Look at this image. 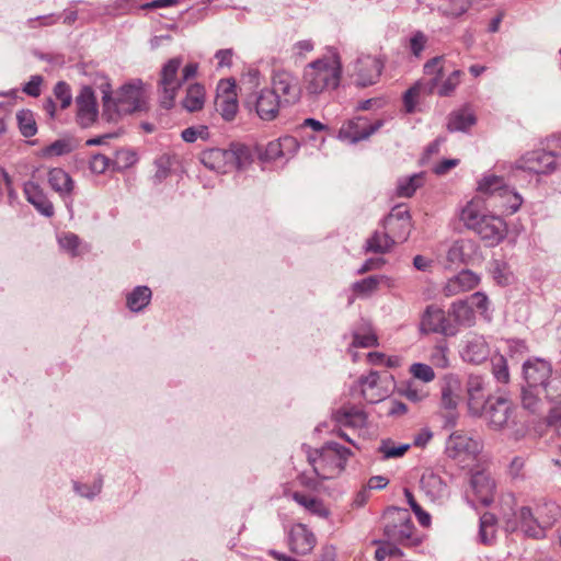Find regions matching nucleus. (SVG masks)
Returning <instances> with one entry per match:
<instances>
[{"mask_svg": "<svg viewBox=\"0 0 561 561\" xmlns=\"http://www.w3.org/2000/svg\"><path fill=\"white\" fill-rule=\"evenodd\" d=\"M493 278L497 284L505 286L510 284L511 274L508 272L507 265L504 262L494 261L492 267Z\"/></svg>", "mask_w": 561, "mask_h": 561, "instance_id": "nucleus-60", "label": "nucleus"}, {"mask_svg": "<svg viewBox=\"0 0 561 561\" xmlns=\"http://www.w3.org/2000/svg\"><path fill=\"white\" fill-rule=\"evenodd\" d=\"M48 183L50 187L62 197L70 195L73 191L71 176L60 168L49 170Z\"/></svg>", "mask_w": 561, "mask_h": 561, "instance_id": "nucleus-27", "label": "nucleus"}, {"mask_svg": "<svg viewBox=\"0 0 561 561\" xmlns=\"http://www.w3.org/2000/svg\"><path fill=\"white\" fill-rule=\"evenodd\" d=\"M448 314L454 318V324L470 328L476 323V314L468 300H457L450 305Z\"/></svg>", "mask_w": 561, "mask_h": 561, "instance_id": "nucleus-26", "label": "nucleus"}, {"mask_svg": "<svg viewBox=\"0 0 561 561\" xmlns=\"http://www.w3.org/2000/svg\"><path fill=\"white\" fill-rule=\"evenodd\" d=\"M272 91H275L284 106L294 105L301 98L298 77L289 70L278 69L272 76Z\"/></svg>", "mask_w": 561, "mask_h": 561, "instance_id": "nucleus-11", "label": "nucleus"}, {"mask_svg": "<svg viewBox=\"0 0 561 561\" xmlns=\"http://www.w3.org/2000/svg\"><path fill=\"white\" fill-rule=\"evenodd\" d=\"M508 185L505 184L502 176L494 174L484 175L478 183V191L483 194H488L499 198L501 193H505V188Z\"/></svg>", "mask_w": 561, "mask_h": 561, "instance_id": "nucleus-33", "label": "nucleus"}, {"mask_svg": "<svg viewBox=\"0 0 561 561\" xmlns=\"http://www.w3.org/2000/svg\"><path fill=\"white\" fill-rule=\"evenodd\" d=\"M137 162V156L129 150H121L117 152V160L114 162L117 170L127 169Z\"/></svg>", "mask_w": 561, "mask_h": 561, "instance_id": "nucleus-64", "label": "nucleus"}, {"mask_svg": "<svg viewBox=\"0 0 561 561\" xmlns=\"http://www.w3.org/2000/svg\"><path fill=\"white\" fill-rule=\"evenodd\" d=\"M463 291L473 289L479 284V276L469 270H463L455 275Z\"/></svg>", "mask_w": 561, "mask_h": 561, "instance_id": "nucleus-56", "label": "nucleus"}, {"mask_svg": "<svg viewBox=\"0 0 561 561\" xmlns=\"http://www.w3.org/2000/svg\"><path fill=\"white\" fill-rule=\"evenodd\" d=\"M181 65V57L171 58L163 65L160 72V104L167 110L173 107L176 92L183 84L182 79L178 77Z\"/></svg>", "mask_w": 561, "mask_h": 561, "instance_id": "nucleus-9", "label": "nucleus"}, {"mask_svg": "<svg viewBox=\"0 0 561 561\" xmlns=\"http://www.w3.org/2000/svg\"><path fill=\"white\" fill-rule=\"evenodd\" d=\"M389 519L383 534L388 540L403 546H416L420 539L414 536L415 527L407 510L392 507L387 511Z\"/></svg>", "mask_w": 561, "mask_h": 561, "instance_id": "nucleus-7", "label": "nucleus"}, {"mask_svg": "<svg viewBox=\"0 0 561 561\" xmlns=\"http://www.w3.org/2000/svg\"><path fill=\"white\" fill-rule=\"evenodd\" d=\"M383 124V119H377L374 123H368L367 118L358 116L342 125L339 131V137L350 144H356L377 133Z\"/></svg>", "mask_w": 561, "mask_h": 561, "instance_id": "nucleus-17", "label": "nucleus"}, {"mask_svg": "<svg viewBox=\"0 0 561 561\" xmlns=\"http://www.w3.org/2000/svg\"><path fill=\"white\" fill-rule=\"evenodd\" d=\"M297 147L298 145L295 138L283 137L268 142L263 157L266 160H276L278 158L286 157L288 152L296 150Z\"/></svg>", "mask_w": 561, "mask_h": 561, "instance_id": "nucleus-28", "label": "nucleus"}, {"mask_svg": "<svg viewBox=\"0 0 561 561\" xmlns=\"http://www.w3.org/2000/svg\"><path fill=\"white\" fill-rule=\"evenodd\" d=\"M477 122L473 113L468 108L451 112L448 116L447 129L454 131H467Z\"/></svg>", "mask_w": 561, "mask_h": 561, "instance_id": "nucleus-30", "label": "nucleus"}, {"mask_svg": "<svg viewBox=\"0 0 561 561\" xmlns=\"http://www.w3.org/2000/svg\"><path fill=\"white\" fill-rule=\"evenodd\" d=\"M481 448L482 446L478 439L468 436L461 431L451 433L446 442L447 456L461 461L476 457Z\"/></svg>", "mask_w": 561, "mask_h": 561, "instance_id": "nucleus-16", "label": "nucleus"}, {"mask_svg": "<svg viewBox=\"0 0 561 561\" xmlns=\"http://www.w3.org/2000/svg\"><path fill=\"white\" fill-rule=\"evenodd\" d=\"M491 373L496 382L506 385L510 381V368L507 359L503 355L491 357Z\"/></svg>", "mask_w": 561, "mask_h": 561, "instance_id": "nucleus-41", "label": "nucleus"}, {"mask_svg": "<svg viewBox=\"0 0 561 561\" xmlns=\"http://www.w3.org/2000/svg\"><path fill=\"white\" fill-rule=\"evenodd\" d=\"M376 543H379L378 549L375 552V559L377 561H383L386 557H401L403 553L401 549H399L391 540H385V541H375Z\"/></svg>", "mask_w": 561, "mask_h": 561, "instance_id": "nucleus-49", "label": "nucleus"}, {"mask_svg": "<svg viewBox=\"0 0 561 561\" xmlns=\"http://www.w3.org/2000/svg\"><path fill=\"white\" fill-rule=\"evenodd\" d=\"M424 184V172L414 173L410 176L400 178L397 183L396 193L399 197H412L417 188Z\"/></svg>", "mask_w": 561, "mask_h": 561, "instance_id": "nucleus-31", "label": "nucleus"}, {"mask_svg": "<svg viewBox=\"0 0 561 561\" xmlns=\"http://www.w3.org/2000/svg\"><path fill=\"white\" fill-rule=\"evenodd\" d=\"M181 137L185 142H194L198 138L206 140L209 137L208 127L205 125L187 127L181 133Z\"/></svg>", "mask_w": 561, "mask_h": 561, "instance_id": "nucleus-51", "label": "nucleus"}, {"mask_svg": "<svg viewBox=\"0 0 561 561\" xmlns=\"http://www.w3.org/2000/svg\"><path fill=\"white\" fill-rule=\"evenodd\" d=\"M351 450L337 443L329 442L320 449L309 450L307 458L313 472L321 480L332 479L344 470Z\"/></svg>", "mask_w": 561, "mask_h": 561, "instance_id": "nucleus-6", "label": "nucleus"}, {"mask_svg": "<svg viewBox=\"0 0 561 561\" xmlns=\"http://www.w3.org/2000/svg\"><path fill=\"white\" fill-rule=\"evenodd\" d=\"M55 98L60 101V107L67 108L72 102L71 89L65 81H59L54 88Z\"/></svg>", "mask_w": 561, "mask_h": 561, "instance_id": "nucleus-55", "label": "nucleus"}, {"mask_svg": "<svg viewBox=\"0 0 561 561\" xmlns=\"http://www.w3.org/2000/svg\"><path fill=\"white\" fill-rule=\"evenodd\" d=\"M399 392L412 402H421L427 397V392L423 389H417L413 382L401 386Z\"/></svg>", "mask_w": 561, "mask_h": 561, "instance_id": "nucleus-58", "label": "nucleus"}, {"mask_svg": "<svg viewBox=\"0 0 561 561\" xmlns=\"http://www.w3.org/2000/svg\"><path fill=\"white\" fill-rule=\"evenodd\" d=\"M411 229H412V222H402L401 224V221H398L397 224H394L393 229H386V230L391 234L394 242H404L409 238V236L411 233Z\"/></svg>", "mask_w": 561, "mask_h": 561, "instance_id": "nucleus-62", "label": "nucleus"}, {"mask_svg": "<svg viewBox=\"0 0 561 561\" xmlns=\"http://www.w3.org/2000/svg\"><path fill=\"white\" fill-rule=\"evenodd\" d=\"M522 204L523 197L510 186L505 188V193H501L499 196V206L508 215L515 214Z\"/></svg>", "mask_w": 561, "mask_h": 561, "instance_id": "nucleus-39", "label": "nucleus"}, {"mask_svg": "<svg viewBox=\"0 0 561 561\" xmlns=\"http://www.w3.org/2000/svg\"><path fill=\"white\" fill-rule=\"evenodd\" d=\"M420 330L424 333H439L455 336L458 328L445 314V311L434 305L427 306L421 319Z\"/></svg>", "mask_w": 561, "mask_h": 561, "instance_id": "nucleus-15", "label": "nucleus"}, {"mask_svg": "<svg viewBox=\"0 0 561 561\" xmlns=\"http://www.w3.org/2000/svg\"><path fill=\"white\" fill-rule=\"evenodd\" d=\"M462 388L460 379L455 375L444 378L440 390V405L445 410H456Z\"/></svg>", "mask_w": 561, "mask_h": 561, "instance_id": "nucleus-25", "label": "nucleus"}, {"mask_svg": "<svg viewBox=\"0 0 561 561\" xmlns=\"http://www.w3.org/2000/svg\"><path fill=\"white\" fill-rule=\"evenodd\" d=\"M24 194L30 204H32L38 213L45 217L54 215V206L47 198L41 186L32 181L24 184Z\"/></svg>", "mask_w": 561, "mask_h": 561, "instance_id": "nucleus-24", "label": "nucleus"}, {"mask_svg": "<svg viewBox=\"0 0 561 561\" xmlns=\"http://www.w3.org/2000/svg\"><path fill=\"white\" fill-rule=\"evenodd\" d=\"M552 376L551 364L542 358H529L523 364L522 404L525 409L537 412L543 401H552L553 396L549 391Z\"/></svg>", "mask_w": 561, "mask_h": 561, "instance_id": "nucleus-1", "label": "nucleus"}, {"mask_svg": "<svg viewBox=\"0 0 561 561\" xmlns=\"http://www.w3.org/2000/svg\"><path fill=\"white\" fill-rule=\"evenodd\" d=\"M77 145L71 138H60L51 142L50 145L44 147L41 150V157L43 158H53V157H61L72 152L76 149Z\"/></svg>", "mask_w": 561, "mask_h": 561, "instance_id": "nucleus-36", "label": "nucleus"}, {"mask_svg": "<svg viewBox=\"0 0 561 561\" xmlns=\"http://www.w3.org/2000/svg\"><path fill=\"white\" fill-rule=\"evenodd\" d=\"M58 243L60 248L68 251L72 256L77 255V250L80 243L79 237L72 232H66L58 236Z\"/></svg>", "mask_w": 561, "mask_h": 561, "instance_id": "nucleus-57", "label": "nucleus"}, {"mask_svg": "<svg viewBox=\"0 0 561 561\" xmlns=\"http://www.w3.org/2000/svg\"><path fill=\"white\" fill-rule=\"evenodd\" d=\"M445 57L444 56H436L427 60L423 67L424 73L427 76L434 75V78L431 79L427 83H424V85H427V93H433L434 89L437 87L438 82L442 79L443 72H444V64Z\"/></svg>", "mask_w": 561, "mask_h": 561, "instance_id": "nucleus-32", "label": "nucleus"}, {"mask_svg": "<svg viewBox=\"0 0 561 561\" xmlns=\"http://www.w3.org/2000/svg\"><path fill=\"white\" fill-rule=\"evenodd\" d=\"M468 410L471 415L478 416L482 414L483 404L485 403L484 381L478 375H470L467 380Z\"/></svg>", "mask_w": 561, "mask_h": 561, "instance_id": "nucleus-23", "label": "nucleus"}, {"mask_svg": "<svg viewBox=\"0 0 561 561\" xmlns=\"http://www.w3.org/2000/svg\"><path fill=\"white\" fill-rule=\"evenodd\" d=\"M334 420L339 424L356 427L365 422V414L357 409H343L334 413Z\"/></svg>", "mask_w": 561, "mask_h": 561, "instance_id": "nucleus-40", "label": "nucleus"}, {"mask_svg": "<svg viewBox=\"0 0 561 561\" xmlns=\"http://www.w3.org/2000/svg\"><path fill=\"white\" fill-rule=\"evenodd\" d=\"M466 300L469 301V305L472 307V309L476 308L482 316L486 317L490 301L484 293L477 291Z\"/></svg>", "mask_w": 561, "mask_h": 561, "instance_id": "nucleus-59", "label": "nucleus"}, {"mask_svg": "<svg viewBox=\"0 0 561 561\" xmlns=\"http://www.w3.org/2000/svg\"><path fill=\"white\" fill-rule=\"evenodd\" d=\"M460 356L466 363L479 365L490 356V346L483 335L470 333L463 341Z\"/></svg>", "mask_w": 561, "mask_h": 561, "instance_id": "nucleus-19", "label": "nucleus"}, {"mask_svg": "<svg viewBox=\"0 0 561 561\" xmlns=\"http://www.w3.org/2000/svg\"><path fill=\"white\" fill-rule=\"evenodd\" d=\"M398 221H401V224L411 222V216L409 210L401 205L394 206L391 209L389 215L383 219V227L385 229H393L394 224H397Z\"/></svg>", "mask_w": 561, "mask_h": 561, "instance_id": "nucleus-46", "label": "nucleus"}, {"mask_svg": "<svg viewBox=\"0 0 561 561\" xmlns=\"http://www.w3.org/2000/svg\"><path fill=\"white\" fill-rule=\"evenodd\" d=\"M480 416L484 417L491 428L499 431L514 422V408L512 402L505 398H489L483 404Z\"/></svg>", "mask_w": 561, "mask_h": 561, "instance_id": "nucleus-12", "label": "nucleus"}, {"mask_svg": "<svg viewBox=\"0 0 561 561\" xmlns=\"http://www.w3.org/2000/svg\"><path fill=\"white\" fill-rule=\"evenodd\" d=\"M462 72L454 70L438 87L437 94L439 96H450L460 83Z\"/></svg>", "mask_w": 561, "mask_h": 561, "instance_id": "nucleus-48", "label": "nucleus"}, {"mask_svg": "<svg viewBox=\"0 0 561 561\" xmlns=\"http://www.w3.org/2000/svg\"><path fill=\"white\" fill-rule=\"evenodd\" d=\"M448 347L446 344L435 345L431 352L430 359L432 364L439 368H446L449 365Z\"/></svg>", "mask_w": 561, "mask_h": 561, "instance_id": "nucleus-53", "label": "nucleus"}, {"mask_svg": "<svg viewBox=\"0 0 561 561\" xmlns=\"http://www.w3.org/2000/svg\"><path fill=\"white\" fill-rule=\"evenodd\" d=\"M559 165L558 156L553 151L543 149L526 152L512 167V172L517 171L529 172L534 174H549Z\"/></svg>", "mask_w": 561, "mask_h": 561, "instance_id": "nucleus-10", "label": "nucleus"}, {"mask_svg": "<svg viewBox=\"0 0 561 561\" xmlns=\"http://www.w3.org/2000/svg\"><path fill=\"white\" fill-rule=\"evenodd\" d=\"M460 220L490 247L499 244L506 236L505 221L500 216L485 211L479 201L467 203L460 211Z\"/></svg>", "mask_w": 561, "mask_h": 561, "instance_id": "nucleus-3", "label": "nucleus"}, {"mask_svg": "<svg viewBox=\"0 0 561 561\" xmlns=\"http://www.w3.org/2000/svg\"><path fill=\"white\" fill-rule=\"evenodd\" d=\"M412 376L423 382H430L434 380L435 373L430 365L423 363H414L410 367Z\"/></svg>", "mask_w": 561, "mask_h": 561, "instance_id": "nucleus-54", "label": "nucleus"}, {"mask_svg": "<svg viewBox=\"0 0 561 561\" xmlns=\"http://www.w3.org/2000/svg\"><path fill=\"white\" fill-rule=\"evenodd\" d=\"M103 117L107 122H117L123 115L133 114L146 110V100L144 83L141 80H133L122 85L112 96V87L110 82L101 84Z\"/></svg>", "mask_w": 561, "mask_h": 561, "instance_id": "nucleus-2", "label": "nucleus"}, {"mask_svg": "<svg viewBox=\"0 0 561 561\" xmlns=\"http://www.w3.org/2000/svg\"><path fill=\"white\" fill-rule=\"evenodd\" d=\"M245 105L249 110L254 108L257 116L263 121L275 119L279 108L284 106L279 95L267 88L249 94L245 99Z\"/></svg>", "mask_w": 561, "mask_h": 561, "instance_id": "nucleus-13", "label": "nucleus"}, {"mask_svg": "<svg viewBox=\"0 0 561 561\" xmlns=\"http://www.w3.org/2000/svg\"><path fill=\"white\" fill-rule=\"evenodd\" d=\"M410 444L396 445L393 440L385 439L381 442L378 451L382 454L383 459L400 458L410 449Z\"/></svg>", "mask_w": 561, "mask_h": 561, "instance_id": "nucleus-44", "label": "nucleus"}, {"mask_svg": "<svg viewBox=\"0 0 561 561\" xmlns=\"http://www.w3.org/2000/svg\"><path fill=\"white\" fill-rule=\"evenodd\" d=\"M342 66L339 56L319 58L309 62L302 73L307 92L318 95L327 90H334L340 84Z\"/></svg>", "mask_w": 561, "mask_h": 561, "instance_id": "nucleus-4", "label": "nucleus"}, {"mask_svg": "<svg viewBox=\"0 0 561 561\" xmlns=\"http://www.w3.org/2000/svg\"><path fill=\"white\" fill-rule=\"evenodd\" d=\"M421 93H427V85L423 82H416L413 87L408 89L403 96L404 106L408 113H412L416 105V99Z\"/></svg>", "mask_w": 561, "mask_h": 561, "instance_id": "nucleus-47", "label": "nucleus"}, {"mask_svg": "<svg viewBox=\"0 0 561 561\" xmlns=\"http://www.w3.org/2000/svg\"><path fill=\"white\" fill-rule=\"evenodd\" d=\"M514 519H507L505 522V529L507 531H520L534 539H543L546 537L545 529L538 518L535 516L529 506H522L514 512Z\"/></svg>", "mask_w": 561, "mask_h": 561, "instance_id": "nucleus-14", "label": "nucleus"}, {"mask_svg": "<svg viewBox=\"0 0 561 561\" xmlns=\"http://www.w3.org/2000/svg\"><path fill=\"white\" fill-rule=\"evenodd\" d=\"M537 516L547 533V529L551 528L560 516V507L556 502H545L542 505L537 507Z\"/></svg>", "mask_w": 561, "mask_h": 561, "instance_id": "nucleus-38", "label": "nucleus"}, {"mask_svg": "<svg viewBox=\"0 0 561 561\" xmlns=\"http://www.w3.org/2000/svg\"><path fill=\"white\" fill-rule=\"evenodd\" d=\"M383 69V61L376 56L359 55L348 67V73L356 87L366 88L377 83Z\"/></svg>", "mask_w": 561, "mask_h": 561, "instance_id": "nucleus-8", "label": "nucleus"}, {"mask_svg": "<svg viewBox=\"0 0 561 561\" xmlns=\"http://www.w3.org/2000/svg\"><path fill=\"white\" fill-rule=\"evenodd\" d=\"M385 278V276L378 275L368 276L366 278L355 282L353 284V290L358 295H370L377 290L379 284Z\"/></svg>", "mask_w": 561, "mask_h": 561, "instance_id": "nucleus-45", "label": "nucleus"}, {"mask_svg": "<svg viewBox=\"0 0 561 561\" xmlns=\"http://www.w3.org/2000/svg\"><path fill=\"white\" fill-rule=\"evenodd\" d=\"M199 161L207 169L227 173L233 169L242 171L252 163L250 149L241 144H232L230 148H209L199 154Z\"/></svg>", "mask_w": 561, "mask_h": 561, "instance_id": "nucleus-5", "label": "nucleus"}, {"mask_svg": "<svg viewBox=\"0 0 561 561\" xmlns=\"http://www.w3.org/2000/svg\"><path fill=\"white\" fill-rule=\"evenodd\" d=\"M394 243L396 242L389 232H375L369 239H367L365 250L366 252L386 253L390 251Z\"/></svg>", "mask_w": 561, "mask_h": 561, "instance_id": "nucleus-37", "label": "nucleus"}, {"mask_svg": "<svg viewBox=\"0 0 561 561\" xmlns=\"http://www.w3.org/2000/svg\"><path fill=\"white\" fill-rule=\"evenodd\" d=\"M404 495H405L408 504L410 505L411 510L413 511V513L417 517L420 524L422 526H428L430 523H431L430 514L426 513L421 507V505L416 502V500L414 499V496H413V494H412V492L410 490L404 489Z\"/></svg>", "mask_w": 561, "mask_h": 561, "instance_id": "nucleus-50", "label": "nucleus"}, {"mask_svg": "<svg viewBox=\"0 0 561 561\" xmlns=\"http://www.w3.org/2000/svg\"><path fill=\"white\" fill-rule=\"evenodd\" d=\"M111 159L102 153H95L92 156L89 167L91 172L95 174H102L104 173L111 164Z\"/></svg>", "mask_w": 561, "mask_h": 561, "instance_id": "nucleus-63", "label": "nucleus"}, {"mask_svg": "<svg viewBox=\"0 0 561 561\" xmlns=\"http://www.w3.org/2000/svg\"><path fill=\"white\" fill-rule=\"evenodd\" d=\"M77 122L83 127H90L96 119L99 111L94 91L84 85L76 98Z\"/></svg>", "mask_w": 561, "mask_h": 561, "instance_id": "nucleus-18", "label": "nucleus"}, {"mask_svg": "<svg viewBox=\"0 0 561 561\" xmlns=\"http://www.w3.org/2000/svg\"><path fill=\"white\" fill-rule=\"evenodd\" d=\"M73 489L79 495L87 499H93L102 490V479L94 480L92 484L75 482Z\"/></svg>", "mask_w": 561, "mask_h": 561, "instance_id": "nucleus-52", "label": "nucleus"}, {"mask_svg": "<svg viewBox=\"0 0 561 561\" xmlns=\"http://www.w3.org/2000/svg\"><path fill=\"white\" fill-rule=\"evenodd\" d=\"M421 489L432 502H440L449 494L448 485L443 478L432 470H426L421 477Z\"/></svg>", "mask_w": 561, "mask_h": 561, "instance_id": "nucleus-21", "label": "nucleus"}, {"mask_svg": "<svg viewBox=\"0 0 561 561\" xmlns=\"http://www.w3.org/2000/svg\"><path fill=\"white\" fill-rule=\"evenodd\" d=\"M16 121L24 137H33L37 133L36 122L31 111L22 110L18 112Z\"/></svg>", "mask_w": 561, "mask_h": 561, "instance_id": "nucleus-43", "label": "nucleus"}, {"mask_svg": "<svg viewBox=\"0 0 561 561\" xmlns=\"http://www.w3.org/2000/svg\"><path fill=\"white\" fill-rule=\"evenodd\" d=\"M216 106L217 111L220 112L221 116L226 121L233 119L238 111V102L236 98L229 93L218 96L216 100Z\"/></svg>", "mask_w": 561, "mask_h": 561, "instance_id": "nucleus-42", "label": "nucleus"}, {"mask_svg": "<svg viewBox=\"0 0 561 561\" xmlns=\"http://www.w3.org/2000/svg\"><path fill=\"white\" fill-rule=\"evenodd\" d=\"M496 517L490 512H485L480 517L479 541L483 545H491L495 539Z\"/></svg>", "mask_w": 561, "mask_h": 561, "instance_id": "nucleus-35", "label": "nucleus"}, {"mask_svg": "<svg viewBox=\"0 0 561 561\" xmlns=\"http://www.w3.org/2000/svg\"><path fill=\"white\" fill-rule=\"evenodd\" d=\"M316 546V537L307 526L296 524L289 531V547L294 553L308 554Z\"/></svg>", "mask_w": 561, "mask_h": 561, "instance_id": "nucleus-22", "label": "nucleus"}, {"mask_svg": "<svg viewBox=\"0 0 561 561\" xmlns=\"http://www.w3.org/2000/svg\"><path fill=\"white\" fill-rule=\"evenodd\" d=\"M151 289L148 286H136L126 296V306L133 312L142 311L151 300Z\"/></svg>", "mask_w": 561, "mask_h": 561, "instance_id": "nucleus-29", "label": "nucleus"}, {"mask_svg": "<svg viewBox=\"0 0 561 561\" xmlns=\"http://www.w3.org/2000/svg\"><path fill=\"white\" fill-rule=\"evenodd\" d=\"M204 101H205L204 87L198 83H194V84L188 85V88L186 90V95H185L184 100L182 101V105L188 112H196L203 107Z\"/></svg>", "mask_w": 561, "mask_h": 561, "instance_id": "nucleus-34", "label": "nucleus"}, {"mask_svg": "<svg viewBox=\"0 0 561 561\" xmlns=\"http://www.w3.org/2000/svg\"><path fill=\"white\" fill-rule=\"evenodd\" d=\"M470 486L482 505L488 506L494 501L495 481L488 471L473 472Z\"/></svg>", "mask_w": 561, "mask_h": 561, "instance_id": "nucleus-20", "label": "nucleus"}, {"mask_svg": "<svg viewBox=\"0 0 561 561\" xmlns=\"http://www.w3.org/2000/svg\"><path fill=\"white\" fill-rule=\"evenodd\" d=\"M378 345V339L375 333L368 332L360 334L358 332L353 333V347H373Z\"/></svg>", "mask_w": 561, "mask_h": 561, "instance_id": "nucleus-61", "label": "nucleus"}]
</instances>
